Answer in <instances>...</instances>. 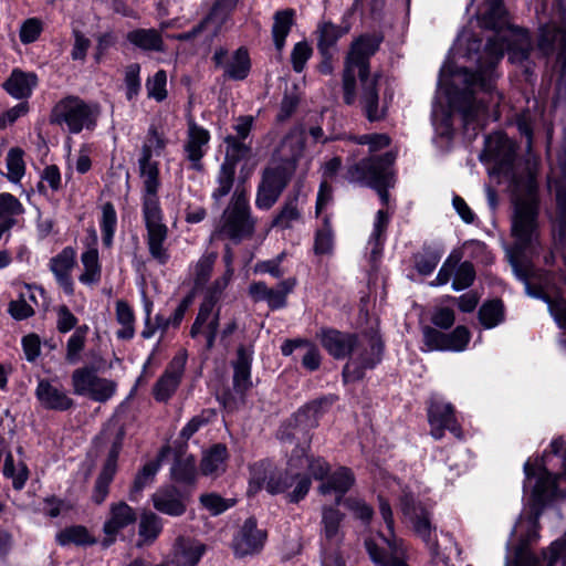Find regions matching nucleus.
Returning a JSON list of instances; mask_svg holds the SVG:
<instances>
[{"label": "nucleus", "instance_id": "nucleus-20", "mask_svg": "<svg viewBox=\"0 0 566 566\" xmlns=\"http://www.w3.org/2000/svg\"><path fill=\"white\" fill-rule=\"evenodd\" d=\"M76 264V252L73 248L66 247L49 262V269L53 273L60 287L67 294L74 292L72 271Z\"/></svg>", "mask_w": 566, "mask_h": 566}, {"label": "nucleus", "instance_id": "nucleus-37", "mask_svg": "<svg viewBox=\"0 0 566 566\" xmlns=\"http://www.w3.org/2000/svg\"><path fill=\"white\" fill-rule=\"evenodd\" d=\"M251 67L249 53L245 49H238L226 65V74L232 80H244Z\"/></svg>", "mask_w": 566, "mask_h": 566}, {"label": "nucleus", "instance_id": "nucleus-51", "mask_svg": "<svg viewBox=\"0 0 566 566\" xmlns=\"http://www.w3.org/2000/svg\"><path fill=\"white\" fill-rule=\"evenodd\" d=\"M295 482V474L290 472L273 473L268 482L266 490L271 494H277L292 488Z\"/></svg>", "mask_w": 566, "mask_h": 566}, {"label": "nucleus", "instance_id": "nucleus-53", "mask_svg": "<svg viewBox=\"0 0 566 566\" xmlns=\"http://www.w3.org/2000/svg\"><path fill=\"white\" fill-rule=\"evenodd\" d=\"M343 520V514L336 507H324L323 510V525L327 538L333 539L339 530V524Z\"/></svg>", "mask_w": 566, "mask_h": 566}, {"label": "nucleus", "instance_id": "nucleus-4", "mask_svg": "<svg viewBox=\"0 0 566 566\" xmlns=\"http://www.w3.org/2000/svg\"><path fill=\"white\" fill-rule=\"evenodd\" d=\"M379 511L388 528V535L379 533L376 538L366 541V549L371 560L379 566H408L405 562V547L394 534V515L388 501L379 497Z\"/></svg>", "mask_w": 566, "mask_h": 566}, {"label": "nucleus", "instance_id": "nucleus-7", "mask_svg": "<svg viewBox=\"0 0 566 566\" xmlns=\"http://www.w3.org/2000/svg\"><path fill=\"white\" fill-rule=\"evenodd\" d=\"M98 109L96 105L86 103L77 96H66L52 108L50 122L65 128L71 134L93 128Z\"/></svg>", "mask_w": 566, "mask_h": 566}, {"label": "nucleus", "instance_id": "nucleus-28", "mask_svg": "<svg viewBox=\"0 0 566 566\" xmlns=\"http://www.w3.org/2000/svg\"><path fill=\"white\" fill-rule=\"evenodd\" d=\"M81 262L83 265V272L78 277L80 282L85 285L98 283L102 275V269L99 264L98 251L94 245L90 247L82 253Z\"/></svg>", "mask_w": 566, "mask_h": 566}, {"label": "nucleus", "instance_id": "nucleus-32", "mask_svg": "<svg viewBox=\"0 0 566 566\" xmlns=\"http://www.w3.org/2000/svg\"><path fill=\"white\" fill-rule=\"evenodd\" d=\"M127 40L145 51H161L163 39L154 29H138L127 33Z\"/></svg>", "mask_w": 566, "mask_h": 566}, {"label": "nucleus", "instance_id": "nucleus-22", "mask_svg": "<svg viewBox=\"0 0 566 566\" xmlns=\"http://www.w3.org/2000/svg\"><path fill=\"white\" fill-rule=\"evenodd\" d=\"M39 78L33 72H24L13 69L9 77L3 82V90L15 99H28L38 86Z\"/></svg>", "mask_w": 566, "mask_h": 566}, {"label": "nucleus", "instance_id": "nucleus-1", "mask_svg": "<svg viewBox=\"0 0 566 566\" xmlns=\"http://www.w3.org/2000/svg\"><path fill=\"white\" fill-rule=\"evenodd\" d=\"M481 17L486 27L500 28L501 30L489 39L484 56L480 61L475 73H470L463 69L455 74L454 80H461L465 84L467 91L462 94L459 105L455 101L451 102L462 113L464 125H472L473 129L485 124L488 109L483 102L479 101L478 103L472 94L475 88L491 93L495 78V65L503 57L504 49H507L509 59L512 63L523 62L531 52L530 36L525 30L511 27L502 29L505 23L502 0H488Z\"/></svg>", "mask_w": 566, "mask_h": 566}, {"label": "nucleus", "instance_id": "nucleus-25", "mask_svg": "<svg viewBox=\"0 0 566 566\" xmlns=\"http://www.w3.org/2000/svg\"><path fill=\"white\" fill-rule=\"evenodd\" d=\"M334 401L335 399L333 397H324L314 400L300 409L294 417L296 427L300 431H307L317 427L321 417L327 411Z\"/></svg>", "mask_w": 566, "mask_h": 566}, {"label": "nucleus", "instance_id": "nucleus-59", "mask_svg": "<svg viewBox=\"0 0 566 566\" xmlns=\"http://www.w3.org/2000/svg\"><path fill=\"white\" fill-rule=\"evenodd\" d=\"M545 566H566V533L560 541L549 547V556L544 554Z\"/></svg>", "mask_w": 566, "mask_h": 566}, {"label": "nucleus", "instance_id": "nucleus-9", "mask_svg": "<svg viewBox=\"0 0 566 566\" xmlns=\"http://www.w3.org/2000/svg\"><path fill=\"white\" fill-rule=\"evenodd\" d=\"M310 471L312 476L321 482L318 492L323 495L336 493L338 495L337 503L355 483L353 472L346 467L332 470L328 462H312Z\"/></svg>", "mask_w": 566, "mask_h": 566}, {"label": "nucleus", "instance_id": "nucleus-23", "mask_svg": "<svg viewBox=\"0 0 566 566\" xmlns=\"http://www.w3.org/2000/svg\"><path fill=\"white\" fill-rule=\"evenodd\" d=\"M321 344L334 358H345L357 345V339L352 334L342 333L335 329L323 331Z\"/></svg>", "mask_w": 566, "mask_h": 566}, {"label": "nucleus", "instance_id": "nucleus-2", "mask_svg": "<svg viewBox=\"0 0 566 566\" xmlns=\"http://www.w3.org/2000/svg\"><path fill=\"white\" fill-rule=\"evenodd\" d=\"M168 144L167 138L156 128H150L144 142L139 164L142 180V210L147 229V245L150 255L164 264L168 260L165 241L168 228L163 221L158 190L160 188L159 163L154 156H160Z\"/></svg>", "mask_w": 566, "mask_h": 566}, {"label": "nucleus", "instance_id": "nucleus-27", "mask_svg": "<svg viewBox=\"0 0 566 566\" xmlns=\"http://www.w3.org/2000/svg\"><path fill=\"white\" fill-rule=\"evenodd\" d=\"M233 7L232 0H217L208 17L199 23V29H203L208 36L217 35L228 20Z\"/></svg>", "mask_w": 566, "mask_h": 566}, {"label": "nucleus", "instance_id": "nucleus-63", "mask_svg": "<svg viewBox=\"0 0 566 566\" xmlns=\"http://www.w3.org/2000/svg\"><path fill=\"white\" fill-rule=\"evenodd\" d=\"M354 142L358 145H368L369 153H374L387 147L390 143V139L385 134H367L355 137Z\"/></svg>", "mask_w": 566, "mask_h": 566}, {"label": "nucleus", "instance_id": "nucleus-45", "mask_svg": "<svg viewBox=\"0 0 566 566\" xmlns=\"http://www.w3.org/2000/svg\"><path fill=\"white\" fill-rule=\"evenodd\" d=\"M147 96L157 102H163L168 96L167 74L164 70H159L146 81Z\"/></svg>", "mask_w": 566, "mask_h": 566}, {"label": "nucleus", "instance_id": "nucleus-44", "mask_svg": "<svg viewBox=\"0 0 566 566\" xmlns=\"http://www.w3.org/2000/svg\"><path fill=\"white\" fill-rule=\"evenodd\" d=\"M24 151L19 147L11 148L6 158L8 168V178L12 182H18L24 176L25 164L23 160Z\"/></svg>", "mask_w": 566, "mask_h": 566}, {"label": "nucleus", "instance_id": "nucleus-30", "mask_svg": "<svg viewBox=\"0 0 566 566\" xmlns=\"http://www.w3.org/2000/svg\"><path fill=\"white\" fill-rule=\"evenodd\" d=\"M294 10L286 9L275 12L272 27L274 45L277 51H282L285 45L292 25L294 24Z\"/></svg>", "mask_w": 566, "mask_h": 566}, {"label": "nucleus", "instance_id": "nucleus-50", "mask_svg": "<svg viewBox=\"0 0 566 566\" xmlns=\"http://www.w3.org/2000/svg\"><path fill=\"white\" fill-rule=\"evenodd\" d=\"M312 54L313 49L307 41L297 42L293 46V50L291 52V62L293 70L297 73H301L304 70L306 62L310 60Z\"/></svg>", "mask_w": 566, "mask_h": 566}, {"label": "nucleus", "instance_id": "nucleus-47", "mask_svg": "<svg viewBox=\"0 0 566 566\" xmlns=\"http://www.w3.org/2000/svg\"><path fill=\"white\" fill-rule=\"evenodd\" d=\"M3 474L12 480L14 489L20 490L29 478V470L24 462H6Z\"/></svg>", "mask_w": 566, "mask_h": 566}, {"label": "nucleus", "instance_id": "nucleus-41", "mask_svg": "<svg viewBox=\"0 0 566 566\" xmlns=\"http://www.w3.org/2000/svg\"><path fill=\"white\" fill-rule=\"evenodd\" d=\"M197 462H174L170 468L171 479L179 484H193L199 475Z\"/></svg>", "mask_w": 566, "mask_h": 566}, {"label": "nucleus", "instance_id": "nucleus-35", "mask_svg": "<svg viewBox=\"0 0 566 566\" xmlns=\"http://www.w3.org/2000/svg\"><path fill=\"white\" fill-rule=\"evenodd\" d=\"M163 530L161 518L153 512H145L139 521V545L151 544Z\"/></svg>", "mask_w": 566, "mask_h": 566}, {"label": "nucleus", "instance_id": "nucleus-5", "mask_svg": "<svg viewBox=\"0 0 566 566\" xmlns=\"http://www.w3.org/2000/svg\"><path fill=\"white\" fill-rule=\"evenodd\" d=\"M394 163L391 154L369 157L358 164L350 166L347 170V178L352 182H358L374 188L384 205H388L389 195L387 189L394 186L390 167Z\"/></svg>", "mask_w": 566, "mask_h": 566}, {"label": "nucleus", "instance_id": "nucleus-58", "mask_svg": "<svg viewBox=\"0 0 566 566\" xmlns=\"http://www.w3.org/2000/svg\"><path fill=\"white\" fill-rule=\"evenodd\" d=\"M158 471L159 462H147L136 475L133 490L140 492L145 486L151 484Z\"/></svg>", "mask_w": 566, "mask_h": 566}, {"label": "nucleus", "instance_id": "nucleus-57", "mask_svg": "<svg viewBox=\"0 0 566 566\" xmlns=\"http://www.w3.org/2000/svg\"><path fill=\"white\" fill-rule=\"evenodd\" d=\"M199 500L202 506L213 515L221 514L233 505V502L216 493L202 494Z\"/></svg>", "mask_w": 566, "mask_h": 566}, {"label": "nucleus", "instance_id": "nucleus-18", "mask_svg": "<svg viewBox=\"0 0 566 566\" xmlns=\"http://www.w3.org/2000/svg\"><path fill=\"white\" fill-rule=\"evenodd\" d=\"M151 502L158 512L177 517L186 513L189 495L175 485H165L151 495Z\"/></svg>", "mask_w": 566, "mask_h": 566}, {"label": "nucleus", "instance_id": "nucleus-42", "mask_svg": "<svg viewBox=\"0 0 566 566\" xmlns=\"http://www.w3.org/2000/svg\"><path fill=\"white\" fill-rule=\"evenodd\" d=\"M234 174L235 168L231 164L222 163L217 176V187L212 192L214 200H220L230 192L234 181Z\"/></svg>", "mask_w": 566, "mask_h": 566}, {"label": "nucleus", "instance_id": "nucleus-49", "mask_svg": "<svg viewBox=\"0 0 566 566\" xmlns=\"http://www.w3.org/2000/svg\"><path fill=\"white\" fill-rule=\"evenodd\" d=\"M224 143L227 144V149L223 163H229L233 168H235L237 163L248 155L249 147L233 136L226 137Z\"/></svg>", "mask_w": 566, "mask_h": 566}, {"label": "nucleus", "instance_id": "nucleus-24", "mask_svg": "<svg viewBox=\"0 0 566 566\" xmlns=\"http://www.w3.org/2000/svg\"><path fill=\"white\" fill-rule=\"evenodd\" d=\"M559 44L558 60L563 63V77L566 76V30L557 29L555 25L541 28L538 50L543 55L551 54L555 43Z\"/></svg>", "mask_w": 566, "mask_h": 566}, {"label": "nucleus", "instance_id": "nucleus-8", "mask_svg": "<svg viewBox=\"0 0 566 566\" xmlns=\"http://www.w3.org/2000/svg\"><path fill=\"white\" fill-rule=\"evenodd\" d=\"M73 392L97 402L109 400L116 392L117 384L101 377L93 367H80L72 373Z\"/></svg>", "mask_w": 566, "mask_h": 566}, {"label": "nucleus", "instance_id": "nucleus-17", "mask_svg": "<svg viewBox=\"0 0 566 566\" xmlns=\"http://www.w3.org/2000/svg\"><path fill=\"white\" fill-rule=\"evenodd\" d=\"M136 513L125 502L113 503L109 506L108 516L103 525L104 538L102 545L104 547L111 546L118 535V533L135 523Z\"/></svg>", "mask_w": 566, "mask_h": 566}, {"label": "nucleus", "instance_id": "nucleus-48", "mask_svg": "<svg viewBox=\"0 0 566 566\" xmlns=\"http://www.w3.org/2000/svg\"><path fill=\"white\" fill-rule=\"evenodd\" d=\"M140 65L129 64L125 70V88L128 101L134 99L140 92Z\"/></svg>", "mask_w": 566, "mask_h": 566}, {"label": "nucleus", "instance_id": "nucleus-60", "mask_svg": "<svg viewBox=\"0 0 566 566\" xmlns=\"http://www.w3.org/2000/svg\"><path fill=\"white\" fill-rule=\"evenodd\" d=\"M470 340V333L464 326H458L452 333L447 334V350L461 352L465 349Z\"/></svg>", "mask_w": 566, "mask_h": 566}, {"label": "nucleus", "instance_id": "nucleus-29", "mask_svg": "<svg viewBox=\"0 0 566 566\" xmlns=\"http://www.w3.org/2000/svg\"><path fill=\"white\" fill-rule=\"evenodd\" d=\"M55 539L61 546H87L96 543V538L83 525H73L61 530Z\"/></svg>", "mask_w": 566, "mask_h": 566}, {"label": "nucleus", "instance_id": "nucleus-33", "mask_svg": "<svg viewBox=\"0 0 566 566\" xmlns=\"http://www.w3.org/2000/svg\"><path fill=\"white\" fill-rule=\"evenodd\" d=\"M233 385L234 389L240 394L245 392L252 387L250 359L243 348H240L238 352V359L234 364Z\"/></svg>", "mask_w": 566, "mask_h": 566}, {"label": "nucleus", "instance_id": "nucleus-38", "mask_svg": "<svg viewBox=\"0 0 566 566\" xmlns=\"http://www.w3.org/2000/svg\"><path fill=\"white\" fill-rule=\"evenodd\" d=\"M117 471L115 462H107L101 473L98 474V478L95 483L94 492L92 495L93 501L96 504H101L105 501L106 496L108 495V486L111 482L113 481V478Z\"/></svg>", "mask_w": 566, "mask_h": 566}, {"label": "nucleus", "instance_id": "nucleus-6", "mask_svg": "<svg viewBox=\"0 0 566 566\" xmlns=\"http://www.w3.org/2000/svg\"><path fill=\"white\" fill-rule=\"evenodd\" d=\"M253 231L254 220L250 216L248 197L243 190H235L231 202L212 233V238L241 241L251 237Z\"/></svg>", "mask_w": 566, "mask_h": 566}, {"label": "nucleus", "instance_id": "nucleus-40", "mask_svg": "<svg viewBox=\"0 0 566 566\" xmlns=\"http://www.w3.org/2000/svg\"><path fill=\"white\" fill-rule=\"evenodd\" d=\"M503 304L497 300L484 303L479 311L480 322L486 328L495 327L503 321Z\"/></svg>", "mask_w": 566, "mask_h": 566}, {"label": "nucleus", "instance_id": "nucleus-3", "mask_svg": "<svg viewBox=\"0 0 566 566\" xmlns=\"http://www.w3.org/2000/svg\"><path fill=\"white\" fill-rule=\"evenodd\" d=\"M379 42L378 38L371 35H361L353 41L343 76L344 99L347 104H353L357 73L363 84L361 103L369 120H376L382 116V111L378 107L376 80L369 78V59L377 51Z\"/></svg>", "mask_w": 566, "mask_h": 566}, {"label": "nucleus", "instance_id": "nucleus-54", "mask_svg": "<svg viewBox=\"0 0 566 566\" xmlns=\"http://www.w3.org/2000/svg\"><path fill=\"white\" fill-rule=\"evenodd\" d=\"M475 272L474 268L469 262L461 263L457 270H454V279L452 287L455 291H461L469 287L474 281Z\"/></svg>", "mask_w": 566, "mask_h": 566}, {"label": "nucleus", "instance_id": "nucleus-56", "mask_svg": "<svg viewBox=\"0 0 566 566\" xmlns=\"http://www.w3.org/2000/svg\"><path fill=\"white\" fill-rule=\"evenodd\" d=\"M43 31V23L38 18L27 19L20 28V41L23 44H29L38 40Z\"/></svg>", "mask_w": 566, "mask_h": 566}, {"label": "nucleus", "instance_id": "nucleus-10", "mask_svg": "<svg viewBox=\"0 0 566 566\" xmlns=\"http://www.w3.org/2000/svg\"><path fill=\"white\" fill-rule=\"evenodd\" d=\"M526 190V198H517L515 201V216L512 227L514 235L521 243L530 242L535 229L536 182L533 176L528 178Z\"/></svg>", "mask_w": 566, "mask_h": 566}, {"label": "nucleus", "instance_id": "nucleus-43", "mask_svg": "<svg viewBox=\"0 0 566 566\" xmlns=\"http://www.w3.org/2000/svg\"><path fill=\"white\" fill-rule=\"evenodd\" d=\"M88 327L83 325L75 329L66 343L65 359L70 364H75L80 360V354L85 346V339Z\"/></svg>", "mask_w": 566, "mask_h": 566}, {"label": "nucleus", "instance_id": "nucleus-11", "mask_svg": "<svg viewBox=\"0 0 566 566\" xmlns=\"http://www.w3.org/2000/svg\"><path fill=\"white\" fill-rule=\"evenodd\" d=\"M293 176V166H270L263 172L259 186L255 205L260 209H270Z\"/></svg>", "mask_w": 566, "mask_h": 566}, {"label": "nucleus", "instance_id": "nucleus-61", "mask_svg": "<svg viewBox=\"0 0 566 566\" xmlns=\"http://www.w3.org/2000/svg\"><path fill=\"white\" fill-rule=\"evenodd\" d=\"M423 344L428 350H447V334L426 327L423 329Z\"/></svg>", "mask_w": 566, "mask_h": 566}, {"label": "nucleus", "instance_id": "nucleus-14", "mask_svg": "<svg viewBox=\"0 0 566 566\" xmlns=\"http://www.w3.org/2000/svg\"><path fill=\"white\" fill-rule=\"evenodd\" d=\"M266 539V533L256 526L254 518H248L233 538L234 555L245 557L261 552Z\"/></svg>", "mask_w": 566, "mask_h": 566}, {"label": "nucleus", "instance_id": "nucleus-13", "mask_svg": "<svg viewBox=\"0 0 566 566\" xmlns=\"http://www.w3.org/2000/svg\"><path fill=\"white\" fill-rule=\"evenodd\" d=\"M187 363L186 352H179L169 363L165 373L156 381L153 388L154 398L159 402L168 401L176 392Z\"/></svg>", "mask_w": 566, "mask_h": 566}, {"label": "nucleus", "instance_id": "nucleus-21", "mask_svg": "<svg viewBox=\"0 0 566 566\" xmlns=\"http://www.w3.org/2000/svg\"><path fill=\"white\" fill-rule=\"evenodd\" d=\"M209 140L210 133L206 128L197 125L195 122H189L187 140L184 148L192 169H201V159L207 153Z\"/></svg>", "mask_w": 566, "mask_h": 566}, {"label": "nucleus", "instance_id": "nucleus-62", "mask_svg": "<svg viewBox=\"0 0 566 566\" xmlns=\"http://www.w3.org/2000/svg\"><path fill=\"white\" fill-rule=\"evenodd\" d=\"M300 211L295 201L287 202L274 219V224L281 228H290L298 220Z\"/></svg>", "mask_w": 566, "mask_h": 566}, {"label": "nucleus", "instance_id": "nucleus-26", "mask_svg": "<svg viewBox=\"0 0 566 566\" xmlns=\"http://www.w3.org/2000/svg\"><path fill=\"white\" fill-rule=\"evenodd\" d=\"M36 398L48 409L67 410L73 400L67 394L48 380H40L35 390Z\"/></svg>", "mask_w": 566, "mask_h": 566}, {"label": "nucleus", "instance_id": "nucleus-16", "mask_svg": "<svg viewBox=\"0 0 566 566\" xmlns=\"http://www.w3.org/2000/svg\"><path fill=\"white\" fill-rule=\"evenodd\" d=\"M400 510L405 518L412 525L415 532L426 542L432 541V526L429 514L421 504L416 503L410 492L403 491L400 497Z\"/></svg>", "mask_w": 566, "mask_h": 566}, {"label": "nucleus", "instance_id": "nucleus-39", "mask_svg": "<svg viewBox=\"0 0 566 566\" xmlns=\"http://www.w3.org/2000/svg\"><path fill=\"white\" fill-rule=\"evenodd\" d=\"M99 226L103 243L105 247L109 248L113 243V238L117 226V214L114 206L111 202H106L102 207V218Z\"/></svg>", "mask_w": 566, "mask_h": 566}, {"label": "nucleus", "instance_id": "nucleus-64", "mask_svg": "<svg viewBox=\"0 0 566 566\" xmlns=\"http://www.w3.org/2000/svg\"><path fill=\"white\" fill-rule=\"evenodd\" d=\"M29 104L27 102L19 103L4 113H0V129H4L8 125H12L20 117L29 113Z\"/></svg>", "mask_w": 566, "mask_h": 566}, {"label": "nucleus", "instance_id": "nucleus-15", "mask_svg": "<svg viewBox=\"0 0 566 566\" xmlns=\"http://www.w3.org/2000/svg\"><path fill=\"white\" fill-rule=\"evenodd\" d=\"M214 306L213 297H206L190 331L192 338L199 336L205 338L207 348L213 346L219 327V310H216Z\"/></svg>", "mask_w": 566, "mask_h": 566}, {"label": "nucleus", "instance_id": "nucleus-52", "mask_svg": "<svg viewBox=\"0 0 566 566\" xmlns=\"http://www.w3.org/2000/svg\"><path fill=\"white\" fill-rule=\"evenodd\" d=\"M217 254L209 253L202 255L193 268L195 283L197 286L203 285L212 272L213 264L216 262Z\"/></svg>", "mask_w": 566, "mask_h": 566}, {"label": "nucleus", "instance_id": "nucleus-19", "mask_svg": "<svg viewBox=\"0 0 566 566\" xmlns=\"http://www.w3.org/2000/svg\"><path fill=\"white\" fill-rule=\"evenodd\" d=\"M305 148V129L302 126L293 127L281 140L276 149V159L273 166H293L296 169L298 159L303 156Z\"/></svg>", "mask_w": 566, "mask_h": 566}, {"label": "nucleus", "instance_id": "nucleus-55", "mask_svg": "<svg viewBox=\"0 0 566 566\" xmlns=\"http://www.w3.org/2000/svg\"><path fill=\"white\" fill-rule=\"evenodd\" d=\"M333 250V232L327 218L324 219V227L317 230L315 235L314 251L316 254H328Z\"/></svg>", "mask_w": 566, "mask_h": 566}, {"label": "nucleus", "instance_id": "nucleus-31", "mask_svg": "<svg viewBox=\"0 0 566 566\" xmlns=\"http://www.w3.org/2000/svg\"><path fill=\"white\" fill-rule=\"evenodd\" d=\"M347 30H342L339 27L331 22H322L317 27V49L323 56L331 53L332 48L345 34Z\"/></svg>", "mask_w": 566, "mask_h": 566}, {"label": "nucleus", "instance_id": "nucleus-12", "mask_svg": "<svg viewBox=\"0 0 566 566\" xmlns=\"http://www.w3.org/2000/svg\"><path fill=\"white\" fill-rule=\"evenodd\" d=\"M428 419L434 439H441L444 430H449L458 439L462 438V431L451 403L440 398H432L428 408Z\"/></svg>", "mask_w": 566, "mask_h": 566}, {"label": "nucleus", "instance_id": "nucleus-46", "mask_svg": "<svg viewBox=\"0 0 566 566\" xmlns=\"http://www.w3.org/2000/svg\"><path fill=\"white\" fill-rule=\"evenodd\" d=\"M543 462H525L524 471L526 475L531 479L533 475H535V468L538 470V478L536 481V488L541 489L542 484L543 488L549 489L555 488L558 480L562 478L559 474H552L545 470V468L542 465Z\"/></svg>", "mask_w": 566, "mask_h": 566}, {"label": "nucleus", "instance_id": "nucleus-36", "mask_svg": "<svg viewBox=\"0 0 566 566\" xmlns=\"http://www.w3.org/2000/svg\"><path fill=\"white\" fill-rule=\"evenodd\" d=\"M24 213L22 203L9 192L0 193V222L10 223L13 228L17 224V217Z\"/></svg>", "mask_w": 566, "mask_h": 566}, {"label": "nucleus", "instance_id": "nucleus-34", "mask_svg": "<svg viewBox=\"0 0 566 566\" xmlns=\"http://www.w3.org/2000/svg\"><path fill=\"white\" fill-rule=\"evenodd\" d=\"M116 321L122 326L116 336L119 339H132L135 335V314L125 301L116 302Z\"/></svg>", "mask_w": 566, "mask_h": 566}]
</instances>
